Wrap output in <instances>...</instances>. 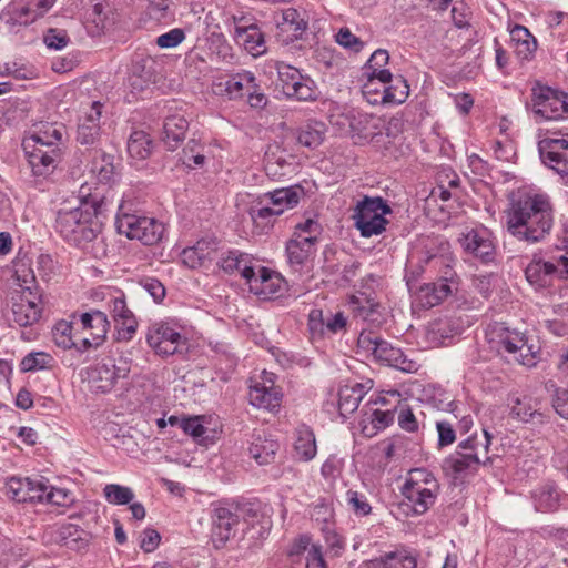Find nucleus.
<instances>
[{"label": "nucleus", "instance_id": "nucleus-1", "mask_svg": "<svg viewBox=\"0 0 568 568\" xmlns=\"http://www.w3.org/2000/svg\"><path fill=\"white\" fill-rule=\"evenodd\" d=\"M505 214L508 233L527 244L544 241L554 225L552 205L544 194L526 193L513 199Z\"/></svg>", "mask_w": 568, "mask_h": 568}, {"label": "nucleus", "instance_id": "nucleus-2", "mask_svg": "<svg viewBox=\"0 0 568 568\" xmlns=\"http://www.w3.org/2000/svg\"><path fill=\"white\" fill-rule=\"evenodd\" d=\"M101 204L93 202L69 211H59L55 230L69 243L89 248L95 257L105 255L103 237L100 236L102 223L99 220Z\"/></svg>", "mask_w": 568, "mask_h": 568}, {"label": "nucleus", "instance_id": "nucleus-3", "mask_svg": "<svg viewBox=\"0 0 568 568\" xmlns=\"http://www.w3.org/2000/svg\"><path fill=\"white\" fill-rule=\"evenodd\" d=\"M260 518L262 515L251 504L215 507L211 515V539L214 547H224L239 530L244 534L253 531Z\"/></svg>", "mask_w": 568, "mask_h": 568}, {"label": "nucleus", "instance_id": "nucleus-4", "mask_svg": "<svg viewBox=\"0 0 568 568\" xmlns=\"http://www.w3.org/2000/svg\"><path fill=\"white\" fill-rule=\"evenodd\" d=\"M304 189L296 184L264 193L248 207V215L260 233H268L286 210L295 207L304 196Z\"/></svg>", "mask_w": 568, "mask_h": 568}, {"label": "nucleus", "instance_id": "nucleus-5", "mask_svg": "<svg viewBox=\"0 0 568 568\" xmlns=\"http://www.w3.org/2000/svg\"><path fill=\"white\" fill-rule=\"evenodd\" d=\"M526 106L531 110L536 123L564 120L568 118V94L536 83L531 89V101Z\"/></svg>", "mask_w": 568, "mask_h": 568}, {"label": "nucleus", "instance_id": "nucleus-6", "mask_svg": "<svg viewBox=\"0 0 568 568\" xmlns=\"http://www.w3.org/2000/svg\"><path fill=\"white\" fill-rule=\"evenodd\" d=\"M439 485L432 473L426 469H414L405 481L402 494L414 514L426 513L436 501Z\"/></svg>", "mask_w": 568, "mask_h": 568}, {"label": "nucleus", "instance_id": "nucleus-7", "mask_svg": "<svg viewBox=\"0 0 568 568\" xmlns=\"http://www.w3.org/2000/svg\"><path fill=\"white\" fill-rule=\"evenodd\" d=\"M487 338L491 348L498 353L513 354L518 362L526 366L536 364L532 347L527 345L525 335L516 329H510L504 323L490 325Z\"/></svg>", "mask_w": 568, "mask_h": 568}, {"label": "nucleus", "instance_id": "nucleus-8", "mask_svg": "<svg viewBox=\"0 0 568 568\" xmlns=\"http://www.w3.org/2000/svg\"><path fill=\"white\" fill-rule=\"evenodd\" d=\"M388 203L381 196H364L355 207L353 219L362 236L371 237L383 233L388 224L385 215L392 214Z\"/></svg>", "mask_w": 568, "mask_h": 568}, {"label": "nucleus", "instance_id": "nucleus-9", "mask_svg": "<svg viewBox=\"0 0 568 568\" xmlns=\"http://www.w3.org/2000/svg\"><path fill=\"white\" fill-rule=\"evenodd\" d=\"M525 277L535 288L551 286L555 280H568V251L551 261L535 254L525 267Z\"/></svg>", "mask_w": 568, "mask_h": 568}, {"label": "nucleus", "instance_id": "nucleus-10", "mask_svg": "<svg viewBox=\"0 0 568 568\" xmlns=\"http://www.w3.org/2000/svg\"><path fill=\"white\" fill-rule=\"evenodd\" d=\"M116 230L131 240H138L144 245H154L163 236L164 226L152 217L123 213L116 216Z\"/></svg>", "mask_w": 568, "mask_h": 568}, {"label": "nucleus", "instance_id": "nucleus-11", "mask_svg": "<svg viewBox=\"0 0 568 568\" xmlns=\"http://www.w3.org/2000/svg\"><path fill=\"white\" fill-rule=\"evenodd\" d=\"M538 151L542 163L558 173L568 185V133L541 140Z\"/></svg>", "mask_w": 568, "mask_h": 568}, {"label": "nucleus", "instance_id": "nucleus-12", "mask_svg": "<svg viewBox=\"0 0 568 568\" xmlns=\"http://www.w3.org/2000/svg\"><path fill=\"white\" fill-rule=\"evenodd\" d=\"M149 346L160 356H170L181 352L186 338L166 322L153 324L148 332Z\"/></svg>", "mask_w": 568, "mask_h": 568}, {"label": "nucleus", "instance_id": "nucleus-13", "mask_svg": "<svg viewBox=\"0 0 568 568\" xmlns=\"http://www.w3.org/2000/svg\"><path fill=\"white\" fill-rule=\"evenodd\" d=\"M129 372L126 363L118 366L113 358L106 357L89 368L88 379L95 392L109 393L118 379L125 378Z\"/></svg>", "mask_w": 568, "mask_h": 568}, {"label": "nucleus", "instance_id": "nucleus-14", "mask_svg": "<svg viewBox=\"0 0 568 568\" xmlns=\"http://www.w3.org/2000/svg\"><path fill=\"white\" fill-rule=\"evenodd\" d=\"M480 445L476 436H469L458 445V450L445 459V465L450 468L455 474H462L467 470H476L480 464L486 465L490 462V457L481 462L477 452Z\"/></svg>", "mask_w": 568, "mask_h": 568}, {"label": "nucleus", "instance_id": "nucleus-15", "mask_svg": "<svg viewBox=\"0 0 568 568\" xmlns=\"http://www.w3.org/2000/svg\"><path fill=\"white\" fill-rule=\"evenodd\" d=\"M22 148L32 174L38 178L51 174L61 156L60 148L41 149L31 142H22Z\"/></svg>", "mask_w": 568, "mask_h": 568}, {"label": "nucleus", "instance_id": "nucleus-16", "mask_svg": "<svg viewBox=\"0 0 568 568\" xmlns=\"http://www.w3.org/2000/svg\"><path fill=\"white\" fill-rule=\"evenodd\" d=\"M108 306L118 328V339L131 341L138 328V320L128 307L125 295L119 292V295L110 298Z\"/></svg>", "mask_w": 568, "mask_h": 568}, {"label": "nucleus", "instance_id": "nucleus-17", "mask_svg": "<svg viewBox=\"0 0 568 568\" xmlns=\"http://www.w3.org/2000/svg\"><path fill=\"white\" fill-rule=\"evenodd\" d=\"M264 375L265 378L262 383L257 382L250 387L248 398L253 406L273 410L281 405L282 392L274 385L272 373L264 372Z\"/></svg>", "mask_w": 568, "mask_h": 568}, {"label": "nucleus", "instance_id": "nucleus-18", "mask_svg": "<svg viewBox=\"0 0 568 568\" xmlns=\"http://www.w3.org/2000/svg\"><path fill=\"white\" fill-rule=\"evenodd\" d=\"M510 416L523 423L541 425L546 423L547 416L540 410V403L530 396H516L509 398Z\"/></svg>", "mask_w": 568, "mask_h": 568}, {"label": "nucleus", "instance_id": "nucleus-19", "mask_svg": "<svg viewBox=\"0 0 568 568\" xmlns=\"http://www.w3.org/2000/svg\"><path fill=\"white\" fill-rule=\"evenodd\" d=\"M307 28V22L295 8L283 10L281 20L277 21V37L284 44H288L302 38Z\"/></svg>", "mask_w": 568, "mask_h": 568}, {"label": "nucleus", "instance_id": "nucleus-20", "mask_svg": "<svg viewBox=\"0 0 568 568\" xmlns=\"http://www.w3.org/2000/svg\"><path fill=\"white\" fill-rule=\"evenodd\" d=\"M37 297L30 288H27L12 305L13 321L19 326H29L39 321L41 307Z\"/></svg>", "mask_w": 568, "mask_h": 568}, {"label": "nucleus", "instance_id": "nucleus-21", "mask_svg": "<svg viewBox=\"0 0 568 568\" xmlns=\"http://www.w3.org/2000/svg\"><path fill=\"white\" fill-rule=\"evenodd\" d=\"M318 239L313 236L297 235L291 239L286 244V254L290 265L300 271L308 257L315 252V244Z\"/></svg>", "mask_w": 568, "mask_h": 568}, {"label": "nucleus", "instance_id": "nucleus-22", "mask_svg": "<svg viewBox=\"0 0 568 568\" xmlns=\"http://www.w3.org/2000/svg\"><path fill=\"white\" fill-rule=\"evenodd\" d=\"M374 357L406 373L417 369L416 362L408 359L400 348L394 347L385 339H381L378 346L374 348Z\"/></svg>", "mask_w": 568, "mask_h": 568}, {"label": "nucleus", "instance_id": "nucleus-23", "mask_svg": "<svg viewBox=\"0 0 568 568\" xmlns=\"http://www.w3.org/2000/svg\"><path fill=\"white\" fill-rule=\"evenodd\" d=\"M219 250V242L215 237H205L196 242L192 247L184 248L182 252L183 262L191 268L204 265L206 261H212Z\"/></svg>", "mask_w": 568, "mask_h": 568}, {"label": "nucleus", "instance_id": "nucleus-24", "mask_svg": "<svg viewBox=\"0 0 568 568\" xmlns=\"http://www.w3.org/2000/svg\"><path fill=\"white\" fill-rule=\"evenodd\" d=\"M280 444L264 432L254 433L248 452L258 465H268L275 460Z\"/></svg>", "mask_w": 568, "mask_h": 568}, {"label": "nucleus", "instance_id": "nucleus-25", "mask_svg": "<svg viewBox=\"0 0 568 568\" xmlns=\"http://www.w3.org/2000/svg\"><path fill=\"white\" fill-rule=\"evenodd\" d=\"M217 265L227 274L239 272L245 280H251L253 276V266L250 255L239 250H229L226 253L222 254Z\"/></svg>", "mask_w": 568, "mask_h": 568}, {"label": "nucleus", "instance_id": "nucleus-26", "mask_svg": "<svg viewBox=\"0 0 568 568\" xmlns=\"http://www.w3.org/2000/svg\"><path fill=\"white\" fill-rule=\"evenodd\" d=\"M189 121L184 115L174 114L165 118L163 122L162 140L169 150L174 151L185 139Z\"/></svg>", "mask_w": 568, "mask_h": 568}, {"label": "nucleus", "instance_id": "nucleus-27", "mask_svg": "<svg viewBox=\"0 0 568 568\" xmlns=\"http://www.w3.org/2000/svg\"><path fill=\"white\" fill-rule=\"evenodd\" d=\"M453 293V286L447 283H427L420 286L416 293V301L424 308H430Z\"/></svg>", "mask_w": 568, "mask_h": 568}, {"label": "nucleus", "instance_id": "nucleus-28", "mask_svg": "<svg viewBox=\"0 0 568 568\" xmlns=\"http://www.w3.org/2000/svg\"><path fill=\"white\" fill-rule=\"evenodd\" d=\"M237 42H241L245 50L253 55H261L266 51L264 33L255 22H250V26L239 28Z\"/></svg>", "mask_w": 568, "mask_h": 568}, {"label": "nucleus", "instance_id": "nucleus-29", "mask_svg": "<svg viewBox=\"0 0 568 568\" xmlns=\"http://www.w3.org/2000/svg\"><path fill=\"white\" fill-rule=\"evenodd\" d=\"M81 324L85 329H92L94 346H99L105 338L110 322L108 315L102 311H92L81 314Z\"/></svg>", "mask_w": 568, "mask_h": 568}, {"label": "nucleus", "instance_id": "nucleus-30", "mask_svg": "<svg viewBox=\"0 0 568 568\" xmlns=\"http://www.w3.org/2000/svg\"><path fill=\"white\" fill-rule=\"evenodd\" d=\"M326 128L323 122L310 121L295 130L296 141L308 149H316L325 139Z\"/></svg>", "mask_w": 568, "mask_h": 568}, {"label": "nucleus", "instance_id": "nucleus-31", "mask_svg": "<svg viewBox=\"0 0 568 568\" xmlns=\"http://www.w3.org/2000/svg\"><path fill=\"white\" fill-rule=\"evenodd\" d=\"M511 40L517 43L515 52L520 60L528 61L532 58L537 49V41L527 28L516 26L511 30Z\"/></svg>", "mask_w": 568, "mask_h": 568}, {"label": "nucleus", "instance_id": "nucleus-32", "mask_svg": "<svg viewBox=\"0 0 568 568\" xmlns=\"http://www.w3.org/2000/svg\"><path fill=\"white\" fill-rule=\"evenodd\" d=\"M254 88H257L255 77L248 71L237 73L227 79L224 83V90L230 99L242 98Z\"/></svg>", "mask_w": 568, "mask_h": 568}, {"label": "nucleus", "instance_id": "nucleus-33", "mask_svg": "<svg viewBox=\"0 0 568 568\" xmlns=\"http://www.w3.org/2000/svg\"><path fill=\"white\" fill-rule=\"evenodd\" d=\"M153 142L150 135L142 131H133L128 140V153L134 160H145L152 153Z\"/></svg>", "mask_w": 568, "mask_h": 568}, {"label": "nucleus", "instance_id": "nucleus-34", "mask_svg": "<svg viewBox=\"0 0 568 568\" xmlns=\"http://www.w3.org/2000/svg\"><path fill=\"white\" fill-rule=\"evenodd\" d=\"M58 540L72 550H80L88 546L84 530L72 524L63 525L59 528Z\"/></svg>", "mask_w": 568, "mask_h": 568}, {"label": "nucleus", "instance_id": "nucleus-35", "mask_svg": "<svg viewBox=\"0 0 568 568\" xmlns=\"http://www.w3.org/2000/svg\"><path fill=\"white\" fill-rule=\"evenodd\" d=\"M295 452L297 456L307 462L316 455V442L313 430L306 426H302L297 429V436L295 440Z\"/></svg>", "mask_w": 568, "mask_h": 568}, {"label": "nucleus", "instance_id": "nucleus-36", "mask_svg": "<svg viewBox=\"0 0 568 568\" xmlns=\"http://www.w3.org/2000/svg\"><path fill=\"white\" fill-rule=\"evenodd\" d=\"M409 95V85L402 75L396 77L389 85L384 87L381 94L383 103L400 104L406 101Z\"/></svg>", "mask_w": 568, "mask_h": 568}, {"label": "nucleus", "instance_id": "nucleus-37", "mask_svg": "<svg viewBox=\"0 0 568 568\" xmlns=\"http://www.w3.org/2000/svg\"><path fill=\"white\" fill-rule=\"evenodd\" d=\"M62 140L61 129L52 125H44L43 129L34 132L31 136L23 140V142L37 143L41 149L59 148Z\"/></svg>", "mask_w": 568, "mask_h": 568}, {"label": "nucleus", "instance_id": "nucleus-38", "mask_svg": "<svg viewBox=\"0 0 568 568\" xmlns=\"http://www.w3.org/2000/svg\"><path fill=\"white\" fill-rule=\"evenodd\" d=\"M277 75L278 85H281L283 93L287 98L291 95L295 87H297L305 78L298 69L284 63L277 64Z\"/></svg>", "mask_w": 568, "mask_h": 568}, {"label": "nucleus", "instance_id": "nucleus-39", "mask_svg": "<svg viewBox=\"0 0 568 568\" xmlns=\"http://www.w3.org/2000/svg\"><path fill=\"white\" fill-rule=\"evenodd\" d=\"M532 498L538 511H552L558 506L559 493L555 487L547 485L536 489Z\"/></svg>", "mask_w": 568, "mask_h": 568}, {"label": "nucleus", "instance_id": "nucleus-40", "mask_svg": "<svg viewBox=\"0 0 568 568\" xmlns=\"http://www.w3.org/2000/svg\"><path fill=\"white\" fill-rule=\"evenodd\" d=\"M101 128L92 121H82L78 125L77 141L81 145L91 146L95 152L99 151Z\"/></svg>", "mask_w": 568, "mask_h": 568}, {"label": "nucleus", "instance_id": "nucleus-41", "mask_svg": "<svg viewBox=\"0 0 568 568\" xmlns=\"http://www.w3.org/2000/svg\"><path fill=\"white\" fill-rule=\"evenodd\" d=\"M31 478L11 477L6 483L7 496L17 503H27L30 498Z\"/></svg>", "mask_w": 568, "mask_h": 568}, {"label": "nucleus", "instance_id": "nucleus-42", "mask_svg": "<svg viewBox=\"0 0 568 568\" xmlns=\"http://www.w3.org/2000/svg\"><path fill=\"white\" fill-rule=\"evenodd\" d=\"M362 399L361 392L353 387H345L338 392V410L343 417L354 413Z\"/></svg>", "mask_w": 568, "mask_h": 568}, {"label": "nucleus", "instance_id": "nucleus-43", "mask_svg": "<svg viewBox=\"0 0 568 568\" xmlns=\"http://www.w3.org/2000/svg\"><path fill=\"white\" fill-rule=\"evenodd\" d=\"M103 495L106 501L113 505H128L134 499V493L130 487L118 484L105 485Z\"/></svg>", "mask_w": 568, "mask_h": 568}, {"label": "nucleus", "instance_id": "nucleus-44", "mask_svg": "<svg viewBox=\"0 0 568 568\" xmlns=\"http://www.w3.org/2000/svg\"><path fill=\"white\" fill-rule=\"evenodd\" d=\"M315 511L317 515H324L325 527L322 530L325 536V541L328 548L333 550L335 555H338L344 545L342 538L328 526L326 515H331V509L326 505L322 504L315 507Z\"/></svg>", "mask_w": 568, "mask_h": 568}, {"label": "nucleus", "instance_id": "nucleus-45", "mask_svg": "<svg viewBox=\"0 0 568 568\" xmlns=\"http://www.w3.org/2000/svg\"><path fill=\"white\" fill-rule=\"evenodd\" d=\"M52 361V356L48 353H29L22 358L20 363V368L22 372H34L39 369H44L51 366Z\"/></svg>", "mask_w": 568, "mask_h": 568}, {"label": "nucleus", "instance_id": "nucleus-46", "mask_svg": "<svg viewBox=\"0 0 568 568\" xmlns=\"http://www.w3.org/2000/svg\"><path fill=\"white\" fill-rule=\"evenodd\" d=\"M72 324L67 321L57 323L52 329V338L57 346L63 349H70L77 346L72 338Z\"/></svg>", "mask_w": 568, "mask_h": 568}, {"label": "nucleus", "instance_id": "nucleus-47", "mask_svg": "<svg viewBox=\"0 0 568 568\" xmlns=\"http://www.w3.org/2000/svg\"><path fill=\"white\" fill-rule=\"evenodd\" d=\"M427 262L434 263L436 266L439 267L440 276L438 283L450 284L453 286V290H456L457 274L453 266L450 265V258L446 256L433 255L427 258Z\"/></svg>", "mask_w": 568, "mask_h": 568}, {"label": "nucleus", "instance_id": "nucleus-48", "mask_svg": "<svg viewBox=\"0 0 568 568\" xmlns=\"http://www.w3.org/2000/svg\"><path fill=\"white\" fill-rule=\"evenodd\" d=\"M148 13L152 19L163 21L173 18L172 0H148Z\"/></svg>", "mask_w": 568, "mask_h": 568}, {"label": "nucleus", "instance_id": "nucleus-49", "mask_svg": "<svg viewBox=\"0 0 568 568\" xmlns=\"http://www.w3.org/2000/svg\"><path fill=\"white\" fill-rule=\"evenodd\" d=\"M95 153L100 156V162H94L93 170L98 172V178L101 182L108 183L112 180L114 174L113 155L103 152L101 149Z\"/></svg>", "mask_w": 568, "mask_h": 568}, {"label": "nucleus", "instance_id": "nucleus-50", "mask_svg": "<svg viewBox=\"0 0 568 568\" xmlns=\"http://www.w3.org/2000/svg\"><path fill=\"white\" fill-rule=\"evenodd\" d=\"M308 331L312 341L326 337L325 317L322 310H312L308 315Z\"/></svg>", "mask_w": 568, "mask_h": 568}, {"label": "nucleus", "instance_id": "nucleus-51", "mask_svg": "<svg viewBox=\"0 0 568 568\" xmlns=\"http://www.w3.org/2000/svg\"><path fill=\"white\" fill-rule=\"evenodd\" d=\"M288 98H293L298 101L316 100L317 92L314 81L310 77H305L304 80L295 87Z\"/></svg>", "mask_w": 568, "mask_h": 568}, {"label": "nucleus", "instance_id": "nucleus-52", "mask_svg": "<svg viewBox=\"0 0 568 568\" xmlns=\"http://www.w3.org/2000/svg\"><path fill=\"white\" fill-rule=\"evenodd\" d=\"M43 42L49 49L61 50L68 45L70 38L65 30L50 28L43 36Z\"/></svg>", "mask_w": 568, "mask_h": 568}, {"label": "nucleus", "instance_id": "nucleus-53", "mask_svg": "<svg viewBox=\"0 0 568 568\" xmlns=\"http://www.w3.org/2000/svg\"><path fill=\"white\" fill-rule=\"evenodd\" d=\"M347 503L352 507L353 511L357 516H366L371 514L372 507L367 501V498L355 490H348L347 494Z\"/></svg>", "mask_w": 568, "mask_h": 568}, {"label": "nucleus", "instance_id": "nucleus-54", "mask_svg": "<svg viewBox=\"0 0 568 568\" xmlns=\"http://www.w3.org/2000/svg\"><path fill=\"white\" fill-rule=\"evenodd\" d=\"M73 501L72 494L70 490L64 488H55L49 485V489L45 495V503L57 506H69Z\"/></svg>", "mask_w": 568, "mask_h": 568}, {"label": "nucleus", "instance_id": "nucleus-55", "mask_svg": "<svg viewBox=\"0 0 568 568\" xmlns=\"http://www.w3.org/2000/svg\"><path fill=\"white\" fill-rule=\"evenodd\" d=\"M140 285L152 296L155 303H161L166 294L164 285L155 277H143Z\"/></svg>", "mask_w": 568, "mask_h": 568}, {"label": "nucleus", "instance_id": "nucleus-56", "mask_svg": "<svg viewBox=\"0 0 568 568\" xmlns=\"http://www.w3.org/2000/svg\"><path fill=\"white\" fill-rule=\"evenodd\" d=\"M49 489V480L44 477H36L31 478L30 485V498L28 501L30 503H42L45 501V495Z\"/></svg>", "mask_w": 568, "mask_h": 568}, {"label": "nucleus", "instance_id": "nucleus-57", "mask_svg": "<svg viewBox=\"0 0 568 568\" xmlns=\"http://www.w3.org/2000/svg\"><path fill=\"white\" fill-rule=\"evenodd\" d=\"M336 42L339 45L356 53L359 52L364 47V42L358 37L353 34L347 28H342L338 31L336 34Z\"/></svg>", "mask_w": 568, "mask_h": 568}, {"label": "nucleus", "instance_id": "nucleus-58", "mask_svg": "<svg viewBox=\"0 0 568 568\" xmlns=\"http://www.w3.org/2000/svg\"><path fill=\"white\" fill-rule=\"evenodd\" d=\"M312 545L313 544H311V538L308 536H301L298 539L293 541L287 551V556L291 558L292 562H300L301 556L304 554L307 555Z\"/></svg>", "mask_w": 568, "mask_h": 568}, {"label": "nucleus", "instance_id": "nucleus-59", "mask_svg": "<svg viewBox=\"0 0 568 568\" xmlns=\"http://www.w3.org/2000/svg\"><path fill=\"white\" fill-rule=\"evenodd\" d=\"M386 558L393 564V568H416L417 559L415 556L405 551H392L386 554Z\"/></svg>", "mask_w": 568, "mask_h": 568}, {"label": "nucleus", "instance_id": "nucleus-60", "mask_svg": "<svg viewBox=\"0 0 568 568\" xmlns=\"http://www.w3.org/2000/svg\"><path fill=\"white\" fill-rule=\"evenodd\" d=\"M185 39V33L182 29L175 28L166 33L158 37L156 44L160 48H175Z\"/></svg>", "mask_w": 568, "mask_h": 568}, {"label": "nucleus", "instance_id": "nucleus-61", "mask_svg": "<svg viewBox=\"0 0 568 568\" xmlns=\"http://www.w3.org/2000/svg\"><path fill=\"white\" fill-rule=\"evenodd\" d=\"M436 428L438 432V445L440 447L448 446L455 442L456 434L453 428V425L449 422H446V420L437 422Z\"/></svg>", "mask_w": 568, "mask_h": 568}, {"label": "nucleus", "instance_id": "nucleus-62", "mask_svg": "<svg viewBox=\"0 0 568 568\" xmlns=\"http://www.w3.org/2000/svg\"><path fill=\"white\" fill-rule=\"evenodd\" d=\"M552 407L562 418H568V388H556Z\"/></svg>", "mask_w": 568, "mask_h": 568}, {"label": "nucleus", "instance_id": "nucleus-63", "mask_svg": "<svg viewBox=\"0 0 568 568\" xmlns=\"http://www.w3.org/2000/svg\"><path fill=\"white\" fill-rule=\"evenodd\" d=\"M305 568H327L322 546L312 545L305 557Z\"/></svg>", "mask_w": 568, "mask_h": 568}, {"label": "nucleus", "instance_id": "nucleus-64", "mask_svg": "<svg viewBox=\"0 0 568 568\" xmlns=\"http://www.w3.org/2000/svg\"><path fill=\"white\" fill-rule=\"evenodd\" d=\"M181 428L185 434L191 435L195 439L200 438L205 433V427L202 425L199 416L183 418L181 420Z\"/></svg>", "mask_w": 568, "mask_h": 568}]
</instances>
